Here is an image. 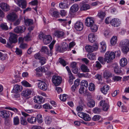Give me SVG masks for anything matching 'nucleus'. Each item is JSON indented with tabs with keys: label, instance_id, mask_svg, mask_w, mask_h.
<instances>
[{
	"label": "nucleus",
	"instance_id": "nucleus-1",
	"mask_svg": "<svg viewBox=\"0 0 129 129\" xmlns=\"http://www.w3.org/2000/svg\"><path fill=\"white\" fill-rule=\"evenodd\" d=\"M104 56L107 63H109L115 58V54L113 52L108 51L106 52Z\"/></svg>",
	"mask_w": 129,
	"mask_h": 129
},
{
	"label": "nucleus",
	"instance_id": "nucleus-2",
	"mask_svg": "<svg viewBox=\"0 0 129 129\" xmlns=\"http://www.w3.org/2000/svg\"><path fill=\"white\" fill-rule=\"evenodd\" d=\"M52 81L55 86H57L61 83V78L59 76H53L52 78Z\"/></svg>",
	"mask_w": 129,
	"mask_h": 129
},
{
	"label": "nucleus",
	"instance_id": "nucleus-3",
	"mask_svg": "<svg viewBox=\"0 0 129 129\" xmlns=\"http://www.w3.org/2000/svg\"><path fill=\"white\" fill-rule=\"evenodd\" d=\"M21 113L22 115L24 117L22 116L20 118V123L21 125H26L27 124V122L26 120L25 117H27L29 115L24 112H22Z\"/></svg>",
	"mask_w": 129,
	"mask_h": 129
},
{
	"label": "nucleus",
	"instance_id": "nucleus-4",
	"mask_svg": "<svg viewBox=\"0 0 129 129\" xmlns=\"http://www.w3.org/2000/svg\"><path fill=\"white\" fill-rule=\"evenodd\" d=\"M38 81H39L38 83V87L40 89L44 91L47 90L48 86L45 82L39 80Z\"/></svg>",
	"mask_w": 129,
	"mask_h": 129
},
{
	"label": "nucleus",
	"instance_id": "nucleus-5",
	"mask_svg": "<svg viewBox=\"0 0 129 129\" xmlns=\"http://www.w3.org/2000/svg\"><path fill=\"white\" fill-rule=\"evenodd\" d=\"M85 24L88 27H90L93 24L94 22L93 19L91 17H87L85 19Z\"/></svg>",
	"mask_w": 129,
	"mask_h": 129
},
{
	"label": "nucleus",
	"instance_id": "nucleus-6",
	"mask_svg": "<svg viewBox=\"0 0 129 129\" xmlns=\"http://www.w3.org/2000/svg\"><path fill=\"white\" fill-rule=\"evenodd\" d=\"M100 105L102 107L103 110L105 111H107L109 107L108 104L105 100L101 101L100 102Z\"/></svg>",
	"mask_w": 129,
	"mask_h": 129
},
{
	"label": "nucleus",
	"instance_id": "nucleus-7",
	"mask_svg": "<svg viewBox=\"0 0 129 129\" xmlns=\"http://www.w3.org/2000/svg\"><path fill=\"white\" fill-rule=\"evenodd\" d=\"M110 23L112 26L114 27H118L120 25L121 22L119 19L114 18L111 21Z\"/></svg>",
	"mask_w": 129,
	"mask_h": 129
},
{
	"label": "nucleus",
	"instance_id": "nucleus-8",
	"mask_svg": "<svg viewBox=\"0 0 129 129\" xmlns=\"http://www.w3.org/2000/svg\"><path fill=\"white\" fill-rule=\"evenodd\" d=\"M74 27L77 30L81 31L83 28V24L82 22L78 21L75 23Z\"/></svg>",
	"mask_w": 129,
	"mask_h": 129
},
{
	"label": "nucleus",
	"instance_id": "nucleus-9",
	"mask_svg": "<svg viewBox=\"0 0 129 129\" xmlns=\"http://www.w3.org/2000/svg\"><path fill=\"white\" fill-rule=\"evenodd\" d=\"M17 35L15 34L12 33L11 34L10 37L9 38V41L11 43H15L17 41Z\"/></svg>",
	"mask_w": 129,
	"mask_h": 129
},
{
	"label": "nucleus",
	"instance_id": "nucleus-10",
	"mask_svg": "<svg viewBox=\"0 0 129 129\" xmlns=\"http://www.w3.org/2000/svg\"><path fill=\"white\" fill-rule=\"evenodd\" d=\"M0 7L4 11H8L10 10L9 5L5 3H2L0 4Z\"/></svg>",
	"mask_w": 129,
	"mask_h": 129
},
{
	"label": "nucleus",
	"instance_id": "nucleus-11",
	"mask_svg": "<svg viewBox=\"0 0 129 129\" xmlns=\"http://www.w3.org/2000/svg\"><path fill=\"white\" fill-rule=\"evenodd\" d=\"M88 39L90 42L93 43L96 41L97 39L96 36L94 33H90L88 35Z\"/></svg>",
	"mask_w": 129,
	"mask_h": 129
},
{
	"label": "nucleus",
	"instance_id": "nucleus-12",
	"mask_svg": "<svg viewBox=\"0 0 129 129\" xmlns=\"http://www.w3.org/2000/svg\"><path fill=\"white\" fill-rule=\"evenodd\" d=\"M22 89V87L21 86L17 84L15 85L14 86L12 92L17 93L20 92Z\"/></svg>",
	"mask_w": 129,
	"mask_h": 129
},
{
	"label": "nucleus",
	"instance_id": "nucleus-13",
	"mask_svg": "<svg viewBox=\"0 0 129 129\" xmlns=\"http://www.w3.org/2000/svg\"><path fill=\"white\" fill-rule=\"evenodd\" d=\"M17 5L22 9L25 8L26 6V1L25 0H17Z\"/></svg>",
	"mask_w": 129,
	"mask_h": 129
},
{
	"label": "nucleus",
	"instance_id": "nucleus-14",
	"mask_svg": "<svg viewBox=\"0 0 129 129\" xmlns=\"http://www.w3.org/2000/svg\"><path fill=\"white\" fill-rule=\"evenodd\" d=\"M7 18L8 20L11 21H13L17 18V16L15 13H12L8 15L7 16Z\"/></svg>",
	"mask_w": 129,
	"mask_h": 129
},
{
	"label": "nucleus",
	"instance_id": "nucleus-15",
	"mask_svg": "<svg viewBox=\"0 0 129 129\" xmlns=\"http://www.w3.org/2000/svg\"><path fill=\"white\" fill-rule=\"evenodd\" d=\"M34 100L35 102L39 104L43 103L44 101V100L42 97L41 96H37L35 97L34 99Z\"/></svg>",
	"mask_w": 129,
	"mask_h": 129
},
{
	"label": "nucleus",
	"instance_id": "nucleus-16",
	"mask_svg": "<svg viewBox=\"0 0 129 129\" xmlns=\"http://www.w3.org/2000/svg\"><path fill=\"white\" fill-rule=\"evenodd\" d=\"M32 92L31 90L27 89L23 90L22 93V95L26 98L30 95Z\"/></svg>",
	"mask_w": 129,
	"mask_h": 129
},
{
	"label": "nucleus",
	"instance_id": "nucleus-17",
	"mask_svg": "<svg viewBox=\"0 0 129 129\" xmlns=\"http://www.w3.org/2000/svg\"><path fill=\"white\" fill-rule=\"evenodd\" d=\"M80 105L78 106L76 108V110L78 111H81L83 110V106H85L84 102L82 100H80L79 102Z\"/></svg>",
	"mask_w": 129,
	"mask_h": 129
},
{
	"label": "nucleus",
	"instance_id": "nucleus-18",
	"mask_svg": "<svg viewBox=\"0 0 129 129\" xmlns=\"http://www.w3.org/2000/svg\"><path fill=\"white\" fill-rule=\"evenodd\" d=\"M10 115L9 111L6 110H4L0 111V116L4 118L8 117Z\"/></svg>",
	"mask_w": 129,
	"mask_h": 129
},
{
	"label": "nucleus",
	"instance_id": "nucleus-19",
	"mask_svg": "<svg viewBox=\"0 0 129 129\" xmlns=\"http://www.w3.org/2000/svg\"><path fill=\"white\" fill-rule=\"evenodd\" d=\"M52 40L51 37L49 35H46L44 38H43V42L44 43L46 44H49Z\"/></svg>",
	"mask_w": 129,
	"mask_h": 129
},
{
	"label": "nucleus",
	"instance_id": "nucleus-20",
	"mask_svg": "<svg viewBox=\"0 0 129 129\" xmlns=\"http://www.w3.org/2000/svg\"><path fill=\"white\" fill-rule=\"evenodd\" d=\"M110 89L109 86L108 85H105L101 88V90L102 92L105 94H107Z\"/></svg>",
	"mask_w": 129,
	"mask_h": 129
},
{
	"label": "nucleus",
	"instance_id": "nucleus-21",
	"mask_svg": "<svg viewBox=\"0 0 129 129\" xmlns=\"http://www.w3.org/2000/svg\"><path fill=\"white\" fill-rule=\"evenodd\" d=\"M112 75L111 73L108 70H105L103 73L104 77L107 79L111 77Z\"/></svg>",
	"mask_w": 129,
	"mask_h": 129
},
{
	"label": "nucleus",
	"instance_id": "nucleus-22",
	"mask_svg": "<svg viewBox=\"0 0 129 129\" xmlns=\"http://www.w3.org/2000/svg\"><path fill=\"white\" fill-rule=\"evenodd\" d=\"M37 120L36 117L33 116L28 117L27 119V122L31 124L34 123L36 122Z\"/></svg>",
	"mask_w": 129,
	"mask_h": 129
},
{
	"label": "nucleus",
	"instance_id": "nucleus-23",
	"mask_svg": "<svg viewBox=\"0 0 129 129\" xmlns=\"http://www.w3.org/2000/svg\"><path fill=\"white\" fill-rule=\"evenodd\" d=\"M41 51L42 52L47 54L49 55H51L52 53L50 51H49L48 48L47 47L43 46L41 49Z\"/></svg>",
	"mask_w": 129,
	"mask_h": 129
},
{
	"label": "nucleus",
	"instance_id": "nucleus-24",
	"mask_svg": "<svg viewBox=\"0 0 129 129\" xmlns=\"http://www.w3.org/2000/svg\"><path fill=\"white\" fill-rule=\"evenodd\" d=\"M79 9V6L78 4H74L70 8L71 12L73 13L77 12Z\"/></svg>",
	"mask_w": 129,
	"mask_h": 129
},
{
	"label": "nucleus",
	"instance_id": "nucleus-25",
	"mask_svg": "<svg viewBox=\"0 0 129 129\" xmlns=\"http://www.w3.org/2000/svg\"><path fill=\"white\" fill-rule=\"evenodd\" d=\"M127 62V61L126 58L124 57L122 58L120 60V66L122 67H124L126 65Z\"/></svg>",
	"mask_w": 129,
	"mask_h": 129
},
{
	"label": "nucleus",
	"instance_id": "nucleus-26",
	"mask_svg": "<svg viewBox=\"0 0 129 129\" xmlns=\"http://www.w3.org/2000/svg\"><path fill=\"white\" fill-rule=\"evenodd\" d=\"M23 27L18 26L16 27L14 29V32L17 33H22L23 32Z\"/></svg>",
	"mask_w": 129,
	"mask_h": 129
},
{
	"label": "nucleus",
	"instance_id": "nucleus-27",
	"mask_svg": "<svg viewBox=\"0 0 129 129\" xmlns=\"http://www.w3.org/2000/svg\"><path fill=\"white\" fill-rule=\"evenodd\" d=\"M64 33L63 32L61 31H57L54 34V35L58 38L62 37L64 36Z\"/></svg>",
	"mask_w": 129,
	"mask_h": 129
},
{
	"label": "nucleus",
	"instance_id": "nucleus-28",
	"mask_svg": "<svg viewBox=\"0 0 129 129\" xmlns=\"http://www.w3.org/2000/svg\"><path fill=\"white\" fill-rule=\"evenodd\" d=\"M90 9V6L88 4H82L80 6V10L81 11L85 10Z\"/></svg>",
	"mask_w": 129,
	"mask_h": 129
},
{
	"label": "nucleus",
	"instance_id": "nucleus-29",
	"mask_svg": "<svg viewBox=\"0 0 129 129\" xmlns=\"http://www.w3.org/2000/svg\"><path fill=\"white\" fill-rule=\"evenodd\" d=\"M101 46V51L102 52H104L106 51V46L105 42H102L100 43Z\"/></svg>",
	"mask_w": 129,
	"mask_h": 129
},
{
	"label": "nucleus",
	"instance_id": "nucleus-30",
	"mask_svg": "<svg viewBox=\"0 0 129 129\" xmlns=\"http://www.w3.org/2000/svg\"><path fill=\"white\" fill-rule=\"evenodd\" d=\"M117 37L116 36H114L112 37L111 39V44L112 45H114L117 43Z\"/></svg>",
	"mask_w": 129,
	"mask_h": 129
},
{
	"label": "nucleus",
	"instance_id": "nucleus-31",
	"mask_svg": "<svg viewBox=\"0 0 129 129\" xmlns=\"http://www.w3.org/2000/svg\"><path fill=\"white\" fill-rule=\"evenodd\" d=\"M68 48V44L65 42L62 43L61 45V48L62 51V52L66 51Z\"/></svg>",
	"mask_w": 129,
	"mask_h": 129
},
{
	"label": "nucleus",
	"instance_id": "nucleus-32",
	"mask_svg": "<svg viewBox=\"0 0 129 129\" xmlns=\"http://www.w3.org/2000/svg\"><path fill=\"white\" fill-rule=\"evenodd\" d=\"M96 55V54L93 53H88L87 54V56L89 59L92 60L95 59Z\"/></svg>",
	"mask_w": 129,
	"mask_h": 129
},
{
	"label": "nucleus",
	"instance_id": "nucleus-33",
	"mask_svg": "<svg viewBox=\"0 0 129 129\" xmlns=\"http://www.w3.org/2000/svg\"><path fill=\"white\" fill-rule=\"evenodd\" d=\"M105 15V12L101 10H100L98 12L97 16L100 18L102 19L104 18Z\"/></svg>",
	"mask_w": 129,
	"mask_h": 129
},
{
	"label": "nucleus",
	"instance_id": "nucleus-34",
	"mask_svg": "<svg viewBox=\"0 0 129 129\" xmlns=\"http://www.w3.org/2000/svg\"><path fill=\"white\" fill-rule=\"evenodd\" d=\"M122 45L129 46V40L125 39L122 41L120 43Z\"/></svg>",
	"mask_w": 129,
	"mask_h": 129
},
{
	"label": "nucleus",
	"instance_id": "nucleus-35",
	"mask_svg": "<svg viewBox=\"0 0 129 129\" xmlns=\"http://www.w3.org/2000/svg\"><path fill=\"white\" fill-rule=\"evenodd\" d=\"M90 27V29L92 32H95L98 30V27L94 23Z\"/></svg>",
	"mask_w": 129,
	"mask_h": 129
},
{
	"label": "nucleus",
	"instance_id": "nucleus-36",
	"mask_svg": "<svg viewBox=\"0 0 129 129\" xmlns=\"http://www.w3.org/2000/svg\"><path fill=\"white\" fill-rule=\"evenodd\" d=\"M25 23L27 26L33 24V21L31 19H27L25 20Z\"/></svg>",
	"mask_w": 129,
	"mask_h": 129
},
{
	"label": "nucleus",
	"instance_id": "nucleus-37",
	"mask_svg": "<svg viewBox=\"0 0 129 129\" xmlns=\"http://www.w3.org/2000/svg\"><path fill=\"white\" fill-rule=\"evenodd\" d=\"M85 48L86 50L89 52H92L94 50L93 47L90 45H87L85 46Z\"/></svg>",
	"mask_w": 129,
	"mask_h": 129
},
{
	"label": "nucleus",
	"instance_id": "nucleus-38",
	"mask_svg": "<svg viewBox=\"0 0 129 129\" xmlns=\"http://www.w3.org/2000/svg\"><path fill=\"white\" fill-rule=\"evenodd\" d=\"M36 71L38 72H46L45 69L44 67H40L36 68Z\"/></svg>",
	"mask_w": 129,
	"mask_h": 129
},
{
	"label": "nucleus",
	"instance_id": "nucleus-39",
	"mask_svg": "<svg viewBox=\"0 0 129 129\" xmlns=\"http://www.w3.org/2000/svg\"><path fill=\"white\" fill-rule=\"evenodd\" d=\"M58 21L61 22H63V23H64L66 24H67L68 23L69 24H71V20L68 21V20L66 19H58Z\"/></svg>",
	"mask_w": 129,
	"mask_h": 129
},
{
	"label": "nucleus",
	"instance_id": "nucleus-40",
	"mask_svg": "<svg viewBox=\"0 0 129 129\" xmlns=\"http://www.w3.org/2000/svg\"><path fill=\"white\" fill-rule=\"evenodd\" d=\"M98 60L99 61L100 63L103 64H105L106 62H107L106 61V60L105 59V57L104 58L103 57L100 56L98 58Z\"/></svg>",
	"mask_w": 129,
	"mask_h": 129
},
{
	"label": "nucleus",
	"instance_id": "nucleus-41",
	"mask_svg": "<svg viewBox=\"0 0 129 129\" xmlns=\"http://www.w3.org/2000/svg\"><path fill=\"white\" fill-rule=\"evenodd\" d=\"M95 104V102L92 100H91L87 103V105L90 108L93 107H94Z\"/></svg>",
	"mask_w": 129,
	"mask_h": 129
},
{
	"label": "nucleus",
	"instance_id": "nucleus-42",
	"mask_svg": "<svg viewBox=\"0 0 129 129\" xmlns=\"http://www.w3.org/2000/svg\"><path fill=\"white\" fill-rule=\"evenodd\" d=\"M15 52L17 55L19 56H21L22 54V50L17 48H16Z\"/></svg>",
	"mask_w": 129,
	"mask_h": 129
},
{
	"label": "nucleus",
	"instance_id": "nucleus-43",
	"mask_svg": "<svg viewBox=\"0 0 129 129\" xmlns=\"http://www.w3.org/2000/svg\"><path fill=\"white\" fill-rule=\"evenodd\" d=\"M83 119L85 121H88L90 120L91 118L89 115L85 113Z\"/></svg>",
	"mask_w": 129,
	"mask_h": 129
},
{
	"label": "nucleus",
	"instance_id": "nucleus-44",
	"mask_svg": "<svg viewBox=\"0 0 129 129\" xmlns=\"http://www.w3.org/2000/svg\"><path fill=\"white\" fill-rule=\"evenodd\" d=\"M81 69L84 72H87L89 71V69L87 67L84 65H83L81 67Z\"/></svg>",
	"mask_w": 129,
	"mask_h": 129
},
{
	"label": "nucleus",
	"instance_id": "nucleus-45",
	"mask_svg": "<svg viewBox=\"0 0 129 129\" xmlns=\"http://www.w3.org/2000/svg\"><path fill=\"white\" fill-rule=\"evenodd\" d=\"M0 27L4 30H7L8 29V27L5 23H2L0 25Z\"/></svg>",
	"mask_w": 129,
	"mask_h": 129
},
{
	"label": "nucleus",
	"instance_id": "nucleus-46",
	"mask_svg": "<svg viewBox=\"0 0 129 129\" xmlns=\"http://www.w3.org/2000/svg\"><path fill=\"white\" fill-rule=\"evenodd\" d=\"M22 84L25 87H31V86L28 82L25 80H24L21 82Z\"/></svg>",
	"mask_w": 129,
	"mask_h": 129
},
{
	"label": "nucleus",
	"instance_id": "nucleus-47",
	"mask_svg": "<svg viewBox=\"0 0 129 129\" xmlns=\"http://www.w3.org/2000/svg\"><path fill=\"white\" fill-rule=\"evenodd\" d=\"M50 13L53 17L57 18L59 16V12L57 11H53L52 13L51 12H50Z\"/></svg>",
	"mask_w": 129,
	"mask_h": 129
},
{
	"label": "nucleus",
	"instance_id": "nucleus-48",
	"mask_svg": "<svg viewBox=\"0 0 129 129\" xmlns=\"http://www.w3.org/2000/svg\"><path fill=\"white\" fill-rule=\"evenodd\" d=\"M88 88L90 91H93L95 89L94 85L92 83H90L89 85Z\"/></svg>",
	"mask_w": 129,
	"mask_h": 129
},
{
	"label": "nucleus",
	"instance_id": "nucleus-49",
	"mask_svg": "<svg viewBox=\"0 0 129 129\" xmlns=\"http://www.w3.org/2000/svg\"><path fill=\"white\" fill-rule=\"evenodd\" d=\"M13 122L15 125H17L19 124V119L18 116H17L14 118Z\"/></svg>",
	"mask_w": 129,
	"mask_h": 129
},
{
	"label": "nucleus",
	"instance_id": "nucleus-50",
	"mask_svg": "<svg viewBox=\"0 0 129 129\" xmlns=\"http://www.w3.org/2000/svg\"><path fill=\"white\" fill-rule=\"evenodd\" d=\"M114 71L117 74H119L121 73L122 71L121 69L119 68L117 66H116L114 68Z\"/></svg>",
	"mask_w": 129,
	"mask_h": 129
},
{
	"label": "nucleus",
	"instance_id": "nucleus-51",
	"mask_svg": "<svg viewBox=\"0 0 129 129\" xmlns=\"http://www.w3.org/2000/svg\"><path fill=\"white\" fill-rule=\"evenodd\" d=\"M37 121L39 123H41L43 121L42 116L40 114H38L37 115Z\"/></svg>",
	"mask_w": 129,
	"mask_h": 129
},
{
	"label": "nucleus",
	"instance_id": "nucleus-52",
	"mask_svg": "<svg viewBox=\"0 0 129 129\" xmlns=\"http://www.w3.org/2000/svg\"><path fill=\"white\" fill-rule=\"evenodd\" d=\"M129 50L128 46L122 45V50L124 53H126L128 52Z\"/></svg>",
	"mask_w": 129,
	"mask_h": 129
},
{
	"label": "nucleus",
	"instance_id": "nucleus-53",
	"mask_svg": "<svg viewBox=\"0 0 129 129\" xmlns=\"http://www.w3.org/2000/svg\"><path fill=\"white\" fill-rule=\"evenodd\" d=\"M39 62L41 63V65H43L46 62V59L44 57H42L39 60Z\"/></svg>",
	"mask_w": 129,
	"mask_h": 129
},
{
	"label": "nucleus",
	"instance_id": "nucleus-54",
	"mask_svg": "<svg viewBox=\"0 0 129 129\" xmlns=\"http://www.w3.org/2000/svg\"><path fill=\"white\" fill-rule=\"evenodd\" d=\"M67 95L66 94H64L61 96L60 95L59 96L60 99L63 101H66L67 99Z\"/></svg>",
	"mask_w": 129,
	"mask_h": 129
},
{
	"label": "nucleus",
	"instance_id": "nucleus-55",
	"mask_svg": "<svg viewBox=\"0 0 129 129\" xmlns=\"http://www.w3.org/2000/svg\"><path fill=\"white\" fill-rule=\"evenodd\" d=\"M101 109L98 107H95L93 110V112L95 113L98 114L101 112Z\"/></svg>",
	"mask_w": 129,
	"mask_h": 129
},
{
	"label": "nucleus",
	"instance_id": "nucleus-56",
	"mask_svg": "<svg viewBox=\"0 0 129 129\" xmlns=\"http://www.w3.org/2000/svg\"><path fill=\"white\" fill-rule=\"evenodd\" d=\"M5 109L12 110L16 113H17L18 111V110L15 108H12L10 107H6L5 108Z\"/></svg>",
	"mask_w": 129,
	"mask_h": 129
},
{
	"label": "nucleus",
	"instance_id": "nucleus-57",
	"mask_svg": "<svg viewBox=\"0 0 129 129\" xmlns=\"http://www.w3.org/2000/svg\"><path fill=\"white\" fill-rule=\"evenodd\" d=\"M45 122L47 124H50L51 122V119L50 117L47 116L45 119Z\"/></svg>",
	"mask_w": 129,
	"mask_h": 129
},
{
	"label": "nucleus",
	"instance_id": "nucleus-58",
	"mask_svg": "<svg viewBox=\"0 0 129 129\" xmlns=\"http://www.w3.org/2000/svg\"><path fill=\"white\" fill-rule=\"evenodd\" d=\"M81 85L87 87L88 86V83L85 80H83L81 82Z\"/></svg>",
	"mask_w": 129,
	"mask_h": 129
},
{
	"label": "nucleus",
	"instance_id": "nucleus-59",
	"mask_svg": "<svg viewBox=\"0 0 129 129\" xmlns=\"http://www.w3.org/2000/svg\"><path fill=\"white\" fill-rule=\"evenodd\" d=\"M19 47L22 49H24L26 48L27 47V45L26 43H21L19 46Z\"/></svg>",
	"mask_w": 129,
	"mask_h": 129
},
{
	"label": "nucleus",
	"instance_id": "nucleus-60",
	"mask_svg": "<svg viewBox=\"0 0 129 129\" xmlns=\"http://www.w3.org/2000/svg\"><path fill=\"white\" fill-rule=\"evenodd\" d=\"M43 107L44 108L46 109H50L52 108V107L48 103H46L44 105Z\"/></svg>",
	"mask_w": 129,
	"mask_h": 129
},
{
	"label": "nucleus",
	"instance_id": "nucleus-61",
	"mask_svg": "<svg viewBox=\"0 0 129 129\" xmlns=\"http://www.w3.org/2000/svg\"><path fill=\"white\" fill-rule=\"evenodd\" d=\"M66 5V3L64 2H62L60 3L59 4V7L61 9H64Z\"/></svg>",
	"mask_w": 129,
	"mask_h": 129
},
{
	"label": "nucleus",
	"instance_id": "nucleus-62",
	"mask_svg": "<svg viewBox=\"0 0 129 129\" xmlns=\"http://www.w3.org/2000/svg\"><path fill=\"white\" fill-rule=\"evenodd\" d=\"M59 62L63 66H65L67 65L66 62L63 59H60Z\"/></svg>",
	"mask_w": 129,
	"mask_h": 129
},
{
	"label": "nucleus",
	"instance_id": "nucleus-63",
	"mask_svg": "<svg viewBox=\"0 0 129 129\" xmlns=\"http://www.w3.org/2000/svg\"><path fill=\"white\" fill-rule=\"evenodd\" d=\"M101 118V116L99 115H96L94 116L92 118V120L95 121L99 120Z\"/></svg>",
	"mask_w": 129,
	"mask_h": 129
},
{
	"label": "nucleus",
	"instance_id": "nucleus-64",
	"mask_svg": "<svg viewBox=\"0 0 129 129\" xmlns=\"http://www.w3.org/2000/svg\"><path fill=\"white\" fill-rule=\"evenodd\" d=\"M13 43H11L9 41V42H7L6 46L9 48H12L13 46V45H12Z\"/></svg>",
	"mask_w": 129,
	"mask_h": 129
}]
</instances>
